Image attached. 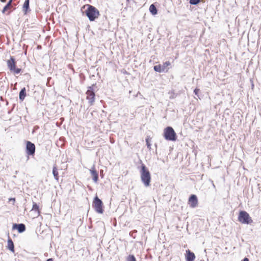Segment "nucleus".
<instances>
[{"instance_id": "1", "label": "nucleus", "mask_w": 261, "mask_h": 261, "mask_svg": "<svg viewBox=\"0 0 261 261\" xmlns=\"http://www.w3.org/2000/svg\"><path fill=\"white\" fill-rule=\"evenodd\" d=\"M140 177L145 187H148L150 185L151 174L145 165L142 164L140 170Z\"/></svg>"}, {"instance_id": "2", "label": "nucleus", "mask_w": 261, "mask_h": 261, "mask_svg": "<svg viewBox=\"0 0 261 261\" xmlns=\"http://www.w3.org/2000/svg\"><path fill=\"white\" fill-rule=\"evenodd\" d=\"M86 6L87 7V8L83 12V14L88 18L90 21H95L99 16V11L93 6L87 5ZM85 7V6L83 7L82 8H84Z\"/></svg>"}, {"instance_id": "3", "label": "nucleus", "mask_w": 261, "mask_h": 261, "mask_svg": "<svg viewBox=\"0 0 261 261\" xmlns=\"http://www.w3.org/2000/svg\"><path fill=\"white\" fill-rule=\"evenodd\" d=\"M163 136L167 141H175L177 140L176 134L171 126H167L165 128Z\"/></svg>"}, {"instance_id": "4", "label": "nucleus", "mask_w": 261, "mask_h": 261, "mask_svg": "<svg viewBox=\"0 0 261 261\" xmlns=\"http://www.w3.org/2000/svg\"><path fill=\"white\" fill-rule=\"evenodd\" d=\"M97 88L96 84H93L88 87L87 91L86 92L87 99L88 100V102L90 105H92L95 101V89Z\"/></svg>"}, {"instance_id": "5", "label": "nucleus", "mask_w": 261, "mask_h": 261, "mask_svg": "<svg viewBox=\"0 0 261 261\" xmlns=\"http://www.w3.org/2000/svg\"><path fill=\"white\" fill-rule=\"evenodd\" d=\"M7 66L11 72L14 74H19L21 71V68L16 67V62L14 56H10V59L7 61Z\"/></svg>"}, {"instance_id": "6", "label": "nucleus", "mask_w": 261, "mask_h": 261, "mask_svg": "<svg viewBox=\"0 0 261 261\" xmlns=\"http://www.w3.org/2000/svg\"><path fill=\"white\" fill-rule=\"evenodd\" d=\"M238 221L241 223L245 224H249L253 221L249 214L245 211H241L239 212Z\"/></svg>"}, {"instance_id": "7", "label": "nucleus", "mask_w": 261, "mask_h": 261, "mask_svg": "<svg viewBox=\"0 0 261 261\" xmlns=\"http://www.w3.org/2000/svg\"><path fill=\"white\" fill-rule=\"evenodd\" d=\"M92 206L96 213L98 214H102L103 213V202L97 196H96L93 199Z\"/></svg>"}, {"instance_id": "8", "label": "nucleus", "mask_w": 261, "mask_h": 261, "mask_svg": "<svg viewBox=\"0 0 261 261\" xmlns=\"http://www.w3.org/2000/svg\"><path fill=\"white\" fill-rule=\"evenodd\" d=\"M25 153L28 155V160L29 159V156H34L35 153V145L30 141L25 142Z\"/></svg>"}, {"instance_id": "9", "label": "nucleus", "mask_w": 261, "mask_h": 261, "mask_svg": "<svg viewBox=\"0 0 261 261\" xmlns=\"http://www.w3.org/2000/svg\"><path fill=\"white\" fill-rule=\"evenodd\" d=\"M171 63L169 61H166L165 63H164L163 65H157L153 66V69L155 71L158 72H164L165 70L166 71H168L167 69H166L167 67L170 65Z\"/></svg>"}, {"instance_id": "10", "label": "nucleus", "mask_w": 261, "mask_h": 261, "mask_svg": "<svg viewBox=\"0 0 261 261\" xmlns=\"http://www.w3.org/2000/svg\"><path fill=\"white\" fill-rule=\"evenodd\" d=\"M188 204L192 208H195L198 205V198L196 195L191 194L188 199Z\"/></svg>"}, {"instance_id": "11", "label": "nucleus", "mask_w": 261, "mask_h": 261, "mask_svg": "<svg viewBox=\"0 0 261 261\" xmlns=\"http://www.w3.org/2000/svg\"><path fill=\"white\" fill-rule=\"evenodd\" d=\"M13 229L17 230L19 233H22L25 231V225L23 223H14L12 226Z\"/></svg>"}, {"instance_id": "12", "label": "nucleus", "mask_w": 261, "mask_h": 261, "mask_svg": "<svg viewBox=\"0 0 261 261\" xmlns=\"http://www.w3.org/2000/svg\"><path fill=\"white\" fill-rule=\"evenodd\" d=\"M89 171L92 176V180L94 182L97 183L98 180V173L95 169L94 165L89 170Z\"/></svg>"}, {"instance_id": "13", "label": "nucleus", "mask_w": 261, "mask_h": 261, "mask_svg": "<svg viewBox=\"0 0 261 261\" xmlns=\"http://www.w3.org/2000/svg\"><path fill=\"white\" fill-rule=\"evenodd\" d=\"M195 255L194 252L189 249L186 251L185 258L186 261H194L195 259Z\"/></svg>"}, {"instance_id": "14", "label": "nucleus", "mask_w": 261, "mask_h": 261, "mask_svg": "<svg viewBox=\"0 0 261 261\" xmlns=\"http://www.w3.org/2000/svg\"><path fill=\"white\" fill-rule=\"evenodd\" d=\"M22 11L24 14H27L28 12L31 11L30 8V0H25L22 6Z\"/></svg>"}, {"instance_id": "15", "label": "nucleus", "mask_w": 261, "mask_h": 261, "mask_svg": "<svg viewBox=\"0 0 261 261\" xmlns=\"http://www.w3.org/2000/svg\"><path fill=\"white\" fill-rule=\"evenodd\" d=\"M8 249L11 251L12 252L14 253V245L12 240L9 237L8 239Z\"/></svg>"}, {"instance_id": "16", "label": "nucleus", "mask_w": 261, "mask_h": 261, "mask_svg": "<svg viewBox=\"0 0 261 261\" xmlns=\"http://www.w3.org/2000/svg\"><path fill=\"white\" fill-rule=\"evenodd\" d=\"M27 95L26 89L25 87H23L21 89L19 93V98L20 101H22Z\"/></svg>"}, {"instance_id": "17", "label": "nucleus", "mask_w": 261, "mask_h": 261, "mask_svg": "<svg viewBox=\"0 0 261 261\" xmlns=\"http://www.w3.org/2000/svg\"><path fill=\"white\" fill-rule=\"evenodd\" d=\"M53 174L54 175V178L58 181L59 180V174L58 171V168L56 165H54L53 168Z\"/></svg>"}, {"instance_id": "18", "label": "nucleus", "mask_w": 261, "mask_h": 261, "mask_svg": "<svg viewBox=\"0 0 261 261\" xmlns=\"http://www.w3.org/2000/svg\"><path fill=\"white\" fill-rule=\"evenodd\" d=\"M149 9L150 12L153 15H156L158 13V10L153 4H151L150 6Z\"/></svg>"}, {"instance_id": "19", "label": "nucleus", "mask_w": 261, "mask_h": 261, "mask_svg": "<svg viewBox=\"0 0 261 261\" xmlns=\"http://www.w3.org/2000/svg\"><path fill=\"white\" fill-rule=\"evenodd\" d=\"M32 211H35V212H38V214H40V211H39V205L35 202H33V206H32Z\"/></svg>"}, {"instance_id": "20", "label": "nucleus", "mask_w": 261, "mask_h": 261, "mask_svg": "<svg viewBox=\"0 0 261 261\" xmlns=\"http://www.w3.org/2000/svg\"><path fill=\"white\" fill-rule=\"evenodd\" d=\"M145 141H146L147 147L149 149H151V144L150 143L151 139H150V138L148 136H147V138H146Z\"/></svg>"}, {"instance_id": "21", "label": "nucleus", "mask_w": 261, "mask_h": 261, "mask_svg": "<svg viewBox=\"0 0 261 261\" xmlns=\"http://www.w3.org/2000/svg\"><path fill=\"white\" fill-rule=\"evenodd\" d=\"M11 7L8 4H6L3 8L2 11V13L3 14H5L6 13V12Z\"/></svg>"}, {"instance_id": "22", "label": "nucleus", "mask_w": 261, "mask_h": 261, "mask_svg": "<svg viewBox=\"0 0 261 261\" xmlns=\"http://www.w3.org/2000/svg\"><path fill=\"white\" fill-rule=\"evenodd\" d=\"M201 0H190L189 3L192 5H196L198 4Z\"/></svg>"}, {"instance_id": "23", "label": "nucleus", "mask_w": 261, "mask_h": 261, "mask_svg": "<svg viewBox=\"0 0 261 261\" xmlns=\"http://www.w3.org/2000/svg\"><path fill=\"white\" fill-rule=\"evenodd\" d=\"M127 261H136V259L134 255H129Z\"/></svg>"}, {"instance_id": "24", "label": "nucleus", "mask_w": 261, "mask_h": 261, "mask_svg": "<svg viewBox=\"0 0 261 261\" xmlns=\"http://www.w3.org/2000/svg\"><path fill=\"white\" fill-rule=\"evenodd\" d=\"M200 90L199 89L197 88H196L194 90V93L195 94V95H196L197 97H199V92Z\"/></svg>"}, {"instance_id": "25", "label": "nucleus", "mask_w": 261, "mask_h": 261, "mask_svg": "<svg viewBox=\"0 0 261 261\" xmlns=\"http://www.w3.org/2000/svg\"><path fill=\"white\" fill-rule=\"evenodd\" d=\"M13 0H9L8 1V2L7 3V4H8L9 5H10L11 7H12V2H13Z\"/></svg>"}, {"instance_id": "26", "label": "nucleus", "mask_w": 261, "mask_h": 261, "mask_svg": "<svg viewBox=\"0 0 261 261\" xmlns=\"http://www.w3.org/2000/svg\"><path fill=\"white\" fill-rule=\"evenodd\" d=\"M9 201H13V203H14L15 202V198H10L9 199Z\"/></svg>"}, {"instance_id": "27", "label": "nucleus", "mask_w": 261, "mask_h": 261, "mask_svg": "<svg viewBox=\"0 0 261 261\" xmlns=\"http://www.w3.org/2000/svg\"><path fill=\"white\" fill-rule=\"evenodd\" d=\"M16 5L15 4H13L12 5V7H11L10 9H12V10H14L15 9V7Z\"/></svg>"}, {"instance_id": "28", "label": "nucleus", "mask_w": 261, "mask_h": 261, "mask_svg": "<svg viewBox=\"0 0 261 261\" xmlns=\"http://www.w3.org/2000/svg\"><path fill=\"white\" fill-rule=\"evenodd\" d=\"M241 261H249V259L247 257H245Z\"/></svg>"}, {"instance_id": "29", "label": "nucleus", "mask_w": 261, "mask_h": 261, "mask_svg": "<svg viewBox=\"0 0 261 261\" xmlns=\"http://www.w3.org/2000/svg\"><path fill=\"white\" fill-rule=\"evenodd\" d=\"M46 261H54V259L52 258H49L47 259V260Z\"/></svg>"}, {"instance_id": "30", "label": "nucleus", "mask_w": 261, "mask_h": 261, "mask_svg": "<svg viewBox=\"0 0 261 261\" xmlns=\"http://www.w3.org/2000/svg\"><path fill=\"white\" fill-rule=\"evenodd\" d=\"M136 232H137L136 230H133V231L130 232L129 234H130V236H132V233Z\"/></svg>"}, {"instance_id": "31", "label": "nucleus", "mask_w": 261, "mask_h": 261, "mask_svg": "<svg viewBox=\"0 0 261 261\" xmlns=\"http://www.w3.org/2000/svg\"><path fill=\"white\" fill-rule=\"evenodd\" d=\"M2 3H5L6 2L7 0H0Z\"/></svg>"}]
</instances>
